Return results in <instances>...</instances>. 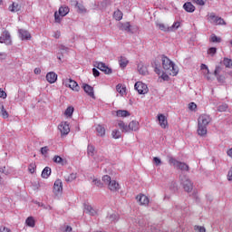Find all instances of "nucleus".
Here are the masks:
<instances>
[{"instance_id": "nucleus-20", "label": "nucleus", "mask_w": 232, "mask_h": 232, "mask_svg": "<svg viewBox=\"0 0 232 232\" xmlns=\"http://www.w3.org/2000/svg\"><path fill=\"white\" fill-rule=\"evenodd\" d=\"M128 128H129V131H137L140 128L139 121H130L128 125Z\"/></svg>"}, {"instance_id": "nucleus-1", "label": "nucleus", "mask_w": 232, "mask_h": 232, "mask_svg": "<svg viewBox=\"0 0 232 232\" xmlns=\"http://www.w3.org/2000/svg\"><path fill=\"white\" fill-rule=\"evenodd\" d=\"M211 122V116L208 114H201L198 118V135L206 137L208 135V126Z\"/></svg>"}, {"instance_id": "nucleus-33", "label": "nucleus", "mask_w": 232, "mask_h": 232, "mask_svg": "<svg viewBox=\"0 0 232 232\" xmlns=\"http://www.w3.org/2000/svg\"><path fill=\"white\" fill-rule=\"evenodd\" d=\"M122 12L121 10H116L114 11L113 13V18L116 20V21H121L122 19Z\"/></svg>"}, {"instance_id": "nucleus-61", "label": "nucleus", "mask_w": 232, "mask_h": 232, "mask_svg": "<svg viewBox=\"0 0 232 232\" xmlns=\"http://www.w3.org/2000/svg\"><path fill=\"white\" fill-rule=\"evenodd\" d=\"M216 24H226V22L224 21V19L218 17V22Z\"/></svg>"}, {"instance_id": "nucleus-50", "label": "nucleus", "mask_w": 232, "mask_h": 232, "mask_svg": "<svg viewBox=\"0 0 232 232\" xmlns=\"http://www.w3.org/2000/svg\"><path fill=\"white\" fill-rule=\"evenodd\" d=\"M188 110H190V111H195L197 110V103L190 102L188 104Z\"/></svg>"}, {"instance_id": "nucleus-47", "label": "nucleus", "mask_w": 232, "mask_h": 232, "mask_svg": "<svg viewBox=\"0 0 232 232\" xmlns=\"http://www.w3.org/2000/svg\"><path fill=\"white\" fill-rule=\"evenodd\" d=\"M53 162H55L56 164H63V158H61V156H54Z\"/></svg>"}, {"instance_id": "nucleus-29", "label": "nucleus", "mask_w": 232, "mask_h": 232, "mask_svg": "<svg viewBox=\"0 0 232 232\" xmlns=\"http://www.w3.org/2000/svg\"><path fill=\"white\" fill-rule=\"evenodd\" d=\"M25 224L29 227H35V219L34 218V217H29L26 218Z\"/></svg>"}, {"instance_id": "nucleus-31", "label": "nucleus", "mask_w": 232, "mask_h": 232, "mask_svg": "<svg viewBox=\"0 0 232 232\" xmlns=\"http://www.w3.org/2000/svg\"><path fill=\"white\" fill-rule=\"evenodd\" d=\"M117 117H130V111L124 110H119L116 111Z\"/></svg>"}, {"instance_id": "nucleus-16", "label": "nucleus", "mask_w": 232, "mask_h": 232, "mask_svg": "<svg viewBox=\"0 0 232 232\" xmlns=\"http://www.w3.org/2000/svg\"><path fill=\"white\" fill-rule=\"evenodd\" d=\"M137 200L140 202V206H148L150 204V198H148V196L146 195H140L137 196Z\"/></svg>"}, {"instance_id": "nucleus-44", "label": "nucleus", "mask_w": 232, "mask_h": 232, "mask_svg": "<svg viewBox=\"0 0 232 232\" xmlns=\"http://www.w3.org/2000/svg\"><path fill=\"white\" fill-rule=\"evenodd\" d=\"M210 41H211V43H220V41H222V39H220V37H218L215 34H212L210 36Z\"/></svg>"}, {"instance_id": "nucleus-24", "label": "nucleus", "mask_w": 232, "mask_h": 232, "mask_svg": "<svg viewBox=\"0 0 232 232\" xmlns=\"http://www.w3.org/2000/svg\"><path fill=\"white\" fill-rule=\"evenodd\" d=\"M183 8L184 10H186V12H189V13L195 12V5H193L191 2L185 3L183 5Z\"/></svg>"}, {"instance_id": "nucleus-19", "label": "nucleus", "mask_w": 232, "mask_h": 232, "mask_svg": "<svg viewBox=\"0 0 232 232\" xmlns=\"http://www.w3.org/2000/svg\"><path fill=\"white\" fill-rule=\"evenodd\" d=\"M84 213H87V215H91L92 217H94V215L97 214V211L93 208L91 205H84Z\"/></svg>"}, {"instance_id": "nucleus-15", "label": "nucleus", "mask_w": 232, "mask_h": 232, "mask_svg": "<svg viewBox=\"0 0 232 232\" xmlns=\"http://www.w3.org/2000/svg\"><path fill=\"white\" fill-rule=\"evenodd\" d=\"M158 121L160 122V126L163 128V130H166V128H168V118H166L164 114H159Z\"/></svg>"}, {"instance_id": "nucleus-35", "label": "nucleus", "mask_w": 232, "mask_h": 232, "mask_svg": "<svg viewBox=\"0 0 232 232\" xmlns=\"http://www.w3.org/2000/svg\"><path fill=\"white\" fill-rule=\"evenodd\" d=\"M180 28V22H175L171 26H169V32H175Z\"/></svg>"}, {"instance_id": "nucleus-39", "label": "nucleus", "mask_w": 232, "mask_h": 232, "mask_svg": "<svg viewBox=\"0 0 232 232\" xmlns=\"http://www.w3.org/2000/svg\"><path fill=\"white\" fill-rule=\"evenodd\" d=\"M119 63L121 68H126V66H128V60L121 56L119 60Z\"/></svg>"}, {"instance_id": "nucleus-51", "label": "nucleus", "mask_w": 232, "mask_h": 232, "mask_svg": "<svg viewBox=\"0 0 232 232\" xmlns=\"http://www.w3.org/2000/svg\"><path fill=\"white\" fill-rule=\"evenodd\" d=\"M59 50H60V53H66L68 52V47L64 45H60Z\"/></svg>"}, {"instance_id": "nucleus-26", "label": "nucleus", "mask_w": 232, "mask_h": 232, "mask_svg": "<svg viewBox=\"0 0 232 232\" xmlns=\"http://www.w3.org/2000/svg\"><path fill=\"white\" fill-rule=\"evenodd\" d=\"M52 175V169L50 167H45L42 171V178L48 179Z\"/></svg>"}, {"instance_id": "nucleus-32", "label": "nucleus", "mask_w": 232, "mask_h": 232, "mask_svg": "<svg viewBox=\"0 0 232 232\" xmlns=\"http://www.w3.org/2000/svg\"><path fill=\"white\" fill-rule=\"evenodd\" d=\"M75 179H77V173H71L70 175L64 176V179L67 182H73V180H75Z\"/></svg>"}, {"instance_id": "nucleus-22", "label": "nucleus", "mask_w": 232, "mask_h": 232, "mask_svg": "<svg viewBox=\"0 0 232 232\" xmlns=\"http://www.w3.org/2000/svg\"><path fill=\"white\" fill-rule=\"evenodd\" d=\"M96 133L98 137H104L106 135V129L102 125H97Z\"/></svg>"}, {"instance_id": "nucleus-40", "label": "nucleus", "mask_w": 232, "mask_h": 232, "mask_svg": "<svg viewBox=\"0 0 232 232\" xmlns=\"http://www.w3.org/2000/svg\"><path fill=\"white\" fill-rule=\"evenodd\" d=\"M223 64L226 66V68H232V60L228 58H225L223 60Z\"/></svg>"}, {"instance_id": "nucleus-21", "label": "nucleus", "mask_w": 232, "mask_h": 232, "mask_svg": "<svg viewBox=\"0 0 232 232\" xmlns=\"http://www.w3.org/2000/svg\"><path fill=\"white\" fill-rule=\"evenodd\" d=\"M202 72H203V75H205L206 79H208V81H211V76L209 75V69L208 68V65L202 63L200 66Z\"/></svg>"}, {"instance_id": "nucleus-3", "label": "nucleus", "mask_w": 232, "mask_h": 232, "mask_svg": "<svg viewBox=\"0 0 232 232\" xmlns=\"http://www.w3.org/2000/svg\"><path fill=\"white\" fill-rule=\"evenodd\" d=\"M102 182L108 186L110 191H119V189H121L119 182L111 179V178L108 175L102 177Z\"/></svg>"}, {"instance_id": "nucleus-5", "label": "nucleus", "mask_w": 232, "mask_h": 232, "mask_svg": "<svg viewBox=\"0 0 232 232\" xmlns=\"http://www.w3.org/2000/svg\"><path fill=\"white\" fill-rule=\"evenodd\" d=\"M68 14H70V8L68 6H61L58 13H54L55 23H61L63 18L65 17V15H68Z\"/></svg>"}, {"instance_id": "nucleus-52", "label": "nucleus", "mask_w": 232, "mask_h": 232, "mask_svg": "<svg viewBox=\"0 0 232 232\" xmlns=\"http://www.w3.org/2000/svg\"><path fill=\"white\" fill-rule=\"evenodd\" d=\"M194 229L195 231H198V232H206V227H200V226H195Z\"/></svg>"}, {"instance_id": "nucleus-42", "label": "nucleus", "mask_w": 232, "mask_h": 232, "mask_svg": "<svg viewBox=\"0 0 232 232\" xmlns=\"http://www.w3.org/2000/svg\"><path fill=\"white\" fill-rule=\"evenodd\" d=\"M64 115L66 117H72L73 115V107H68L64 111Z\"/></svg>"}, {"instance_id": "nucleus-64", "label": "nucleus", "mask_w": 232, "mask_h": 232, "mask_svg": "<svg viewBox=\"0 0 232 232\" xmlns=\"http://www.w3.org/2000/svg\"><path fill=\"white\" fill-rule=\"evenodd\" d=\"M227 155L232 159V148L227 151Z\"/></svg>"}, {"instance_id": "nucleus-34", "label": "nucleus", "mask_w": 232, "mask_h": 232, "mask_svg": "<svg viewBox=\"0 0 232 232\" xmlns=\"http://www.w3.org/2000/svg\"><path fill=\"white\" fill-rule=\"evenodd\" d=\"M87 153L89 157H94L95 155V147L93 145H88Z\"/></svg>"}, {"instance_id": "nucleus-7", "label": "nucleus", "mask_w": 232, "mask_h": 232, "mask_svg": "<svg viewBox=\"0 0 232 232\" xmlns=\"http://www.w3.org/2000/svg\"><path fill=\"white\" fill-rule=\"evenodd\" d=\"M153 68L155 73H157V75H160V79H162L163 81H169V76L168 75V73L162 71V68L160 67V63L155 61L153 63Z\"/></svg>"}, {"instance_id": "nucleus-54", "label": "nucleus", "mask_w": 232, "mask_h": 232, "mask_svg": "<svg viewBox=\"0 0 232 232\" xmlns=\"http://www.w3.org/2000/svg\"><path fill=\"white\" fill-rule=\"evenodd\" d=\"M0 111H1V115H2L3 119H8V111H6V110H5V108L3 110H1Z\"/></svg>"}, {"instance_id": "nucleus-63", "label": "nucleus", "mask_w": 232, "mask_h": 232, "mask_svg": "<svg viewBox=\"0 0 232 232\" xmlns=\"http://www.w3.org/2000/svg\"><path fill=\"white\" fill-rule=\"evenodd\" d=\"M34 73H35V75H41V68H35Z\"/></svg>"}, {"instance_id": "nucleus-4", "label": "nucleus", "mask_w": 232, "mask_h": 232, "mask_svg": "<svg viewBox=\"0 0 232 232\" xmlns=\"http://www.w3.org/2000/svg\"><path fill=\"white\" fill-rule=\"evenodd\" d=\"M169 164L177 168V169H180L181 171H189V166L184 162H180L175 160L173 157H169Z\"/></svg>"}, {"instance_id": "nucleus-55", "label": "nucleus", "mask_w": 232, "mask_h": 232, "mask_svg": "<svg viewBox=\"0 0 232 232\" xmlns=\"http://www.w3.org/2000/svg\"><path fill=\"white\" fill-rule=\"evenodd\" d=\"M48 151H50V149L48 148V146L41 148L42 155H46V153H48Z\"/></svg>"}, {"instance_id": "nucleus-25", "label": "nucleus", "mask_w": 232, "mask_h": 232, "mask_svg": "<svg viewBox=\"0 0 232 232\" xmlns=\"http://www.w3.org/2000/svg\"><path fill=\"white\" fill-rule=\"evenodd\" d=\"M21 10V5L18 3L14 2L11 5H9V12H19Z\"/></svg>"}, {"instance_id": "nucleus-38", "label": "nucleus", "mask_w": 232, "mask_h": 232, "mask_svg": "<svg viewBox=\"0 0 232 232\" xmlns=\"http://www.w3.org/2000/svg\"><path fill=\"white\" fill-rule=\"evenodd\" d=\"M107 220H109V222H116V220H119V215L115 213L111 214L107 217Z\"/></svg>"}, {"instance_id": "nucleus-37", "label": "nucleus", "mask_w": 232, "mask_h": 232, "mask_svg": "<svg viewBox=\"0 0 232 232\" xmlns=\"http://www.w3.org/2000/svg\"><path fill=\"white\" fill-rule=\"evenodd\" d=\"M116 90L118 93H121V95H126V87L122 86V84H118L116 86Z\"/></svg>"}, {"instance_id": "nucleus-28", "label": "nucleus", "mask_w": 232, "mask_h": 232, "mask_svg": "<svg viewBox=\"0 0 232 232\" xmlns=\"http://www.w3.org/2000/svg\"><path fill=\"white\" fill-rule=\"evenodd\" d=\"M131 25L130 24V22H126L125 24H120V30H123L124 32H131Z\"/></svg>"}, {"instance_id": "nucleus-45", "label": "nucleus", "mask_w": 232, "mask_h": 232, "mask_svg": "<svg viewBox=\"0 0 232 232\" xmlns=\"http://www.w3.org/2000/svg\"><path fill=\"white\" fill-rule=\"evenodd\" d=\"M35 168H37L35 163H31L28 167V171L31 173H35Z\"/></svg>"}, {"instance_id": "nucleus-8", "label": "nucleus", "mask_w": 232, "mask_h": 232, "mask_svg": "<svg viewBox=\"0 0 232 232\" xmlns=\"http://www.w3.org/2000/svg\"><path fill=\"white\" fill-rule=\"evenodd\" d=\"M93 67L98 68L101 72H104L106 75H111L112 73L111 68L108 67L107 64L102 62H94Z\"/></svg>"}, {"instance_id": "nucleus-6", "label": "nucleus", "mask_w": 232, "mask_h": 232, "mask_svg": "<svg viewBox=\"0 0 232 232\" xmlns=\"http://www.w3.org/2000/svg\"><path fill=\"white\" fill-rule=\"evenodd\" d=\"M179 180L185 191H188V193H191V191H193V183H191V180H189L188 176L180 175Z\"/></svg>"}, {"instance_id": "nucleus-10", "label": "nucleus", "mask_w": 232, "mask_h": 232, "mask_svg": "<svg viewBox=\"0 0 232 232\" xmlns=\"http://www.w3.org/2000/svg\"><path fill=\"white\" fill-rule=\"evenodd\" d=\"M0 43L10 46L12 44V36L8 31H4L0 35Z\"/></svg>"}, {"instance_id": "nucleus-57", "label": "nucleus", "mask_w": 232, "mask_h": 232, "mask_svg": "<svg viewBox=\"0 0 232 232\" xmlns=\"http://www.w3.org/2000/svg\"><path fill=\"white\" fill-rule=\"evenodd\" d=\"M153 160H154L156 166H160V164H162V161L158 157H154Z\"/></svg>"}, {"instance_id": "nucleus-30", "label": "nucleus", "mask_w": 232, "mask_h": 232, "mask_svg": "<svg viewBox=\"0 0 232 232\" xmlns=\"http://www.w3.org/2000/svg\"><path fill=\"white\" fill-rule=\"evenodd\" d=\"M156 26L159 30H161V32H169V26H167L162 23H156Z\"/></svg>"}, {"instance_id": "nucleus-14", "label": "nucleus", "mask_w": 232, "mask_h": 232, "mask_svg": "<svg viewBox=\"0 0 232 232\" xmlns=\"http://www.w3.org/2000/svg\"><path fill=\"white\" fill-rule=\"evenodd\" d=\"M53 193L54 195H61L63 193V181L57 179L53 185Z\"/></svg>"}, {"instance_id": "nucleus-59", "label": "nucleus", "mask_w": 232, "mask_h": 232, "mask_svg": "<svg viewBox=\"0 0 232 232\" xmlns=\"http://www.w3.org/2000/svg\"><path fill=\"white\" fill-rule=\"evenodd\" d=\"M0 99H6V92L0 89Z\"/></svg>"}, {"instance_id": "nucleus-18", "label": "nucleus", "mask_w": 232, "mask_h": 232, "mask_svg": "<svg viewBox=\"0 0 232 232\" xmlns=\"http://www.w3.org/2000/svg\"><path fill=\"white\" fill-rule=\"evenodd\" d=\"M46 81L50 82V84H53L57 81V74L53 72H48L46 74Z\"/></svg>"}, {"instance_id": "nucleus-62", "label": "nucleus", "mask_w": 232, "mask_h": 232, "mask_svg": "<svg viewBox=\"0 0 232 232\" xmlns=\"http://www.w3.org/2000/svg\"><path fill=\"white\" fill-rule=\"evenodd\" d=\"M53 37L54 39H59V37H61V32L57 31L53 34Z\"/></svg>"}, {"instance_id": "nucleus-53", "label": "nucleus", "mask_w": 232, "mask_h": 232, "mask_svg": "<svg viewBox=\"0 0 232 232\" xmlns=\"http://www.w3.org/2000/svg\"><path fill=\"white\" fill-rule=\"evenodd\" d=\"M206 1L207 0H193V2L196 3V5H198L199 6H204V5H206Z\"/></svg>"}, {"instance_id": "nucleus-49", "label": "nucleus", "mask_w": 232, "mask_h": 232, "mask_svg": "<svg viewBox=\"0 0 232 232\" xmlns=\"http://www.w3.org/2000/svg\"><path fill=\"white\" fill-rule=\"evenodd\" d=\"M218 16H216L215 14H210L209 21L211 23H214V24H217Z\"/></svg>"}, {"instance_id": "nucleus-23", "label": "nucleus", "mask_w": 232, "mask_h": 232, "mask_svg": "<svg viewBox=\"0 0 232 232\" xmlns=\"http://www.w3.org/2000/svg\"><path fill=\"white\" fill-rule=\"evenodd\" d=\"M138 72L140 73V75H148V67L146 65H143L142 63L138 64Z\"/></svg>"}, {"instance_id": "nucleus-27", "label": "nucleus", "mask_w": 232, "mask_h": 232, "mask_svg": "<svg viewBox=\"0 0 232 232\" xmlns=\"http://www.w3.org/2000/svg\"><path fill=\"white\" fill-rule=\"evenodd\" d=\"M83 90H84L85 93H88V95L90 97H93V95H94L93 94V87H92L88 84H85V85H83Z\"/></svg>"}, {"instance_id": "nucleus-48", "label": "nucleus", "mask_w": 232, "mask_h": 232, "mask_svg": "<svg viewBox=\"0 0 232 232\" xmlns=\"http://www.w3.org/2000/svg\"><path fill=\"white\" fill-rule=\"evenodd\" d=\"M227 110V104L223 103L218 107V111H226Z\"/></svg>"}, {"instance_id": "nucleus-60", "label": "nucleus", "mask_w": 232, "mask_h": 232, "mask_svg": "<svg viewBox=\"0 0 232 232\" xmlns=\"http://www.w3.org/2000/svg\"><path fill=\"white\" fill-rule=\"evenodd\" d=\"M92 73L94 75V77H99V75H101V72H99V70L93 68L92 69Z\"/></svg>"}, {"instance_id": "nucleus-17", "label": "nucleus", "mask_w": 232, "mask_h": 232, "mask_svg": "<svg viewBox=\"0 0 232 232\" xmlns=\"http://www.w3.org/2000/svg\"><path fill=\"white\" fill-rule=\"evenodd\" d=\"M222 72V68L220 67H216L215 72H214V75L217 77L218 82H224V81H226V77L220 75V72Z\"/></svg>"}, {"instance_id": "nucleus-43", "label": "nucleus", "mask_w": 232, "mask_h": 232, "mask_svg": "<svg viewBox=\"0 0 232 232\" xmlns=\"http://www.w3.org/2000/svg\"><path fill=\"white\" fill-rule=\"evenodd\" d=\"M76 6H77V8H78V12L80 13V14H84L85 12H86V8L84 7V5H82V4H80V3H76Z\"/></svg>"}, {"instance_id": "nucleus-9", "label": "nucleus", "mask_w": 232, "mask_h": 232, "mask_svg": "<svg viewBox=\"0 0 232 232\" xmlns=\"http://www.w3.org/2000/svg\"><path fill=\"white\" fill-rule=\"evenodd\" d=\"M135 90L138 91L140 95H146L150 90L148 89V85L142 82H137L134 85Z\"/></svg>"}, {"instance_id": "nucleus-41", "label": "nucleus", "mask_w": 232, "mask_h": 232, "mask_svg": "<svg viewBox=\"0 0 232 232\" xmlns=\"http://www.w3.org/2000/svg\"><path fill=\"white\" fill-rule=\"evenodd\" d=\"M111 137L112 139H121V131L119 130H113L111 132Z\"/></svg>"}, {"instance_id": "nucleus-2", "label": "nucleus", "mask_w": 232, "mask_h": 232, "mask_svg": "<svg viewBox=\"0 0 232 232\" xmlns=\"http://www.w3.org/2000/svg\"><path fill=\"white\" fill-rule=\"evenodd\" d=\"M161 63H162L163 70H165V72L169 75H172V77H175V75L179 73V69H177V67L175 66V63H173L171 60L168 58V56L163 55L161 57Z\"/></svg>"}, {"instance_id": "nucleus-56", "label": "nucleus", "mask_w": 232, "mask_h": 232, "mask_svg": "<svg viewBox=\"0 0 232 232\" xmlns=\"http://www.w3.org/2000/svg\"><path fill=\"white\" fill-rule=\"evenodd\" d=\"M93 184L97 186V188H102V182L100 179H93Z\"/></svg>"}, {"instance_id": "nucleus-36", "label": "nucleus", "mask_w": 232, "mask_h": 232, "mask_svg": "<svg viewBox=\"0 0 232 232\" xmlns=\"http://www.w3.org/2000/svg\"><path fill=\"white\" fill-rule=\"evenodd\" d=\"M118 126L123 132L128 133L129 128L128 125L124 123V121H119Z\"/></svg>"}, {"instance_id": "nucleus-58", "label": "nucleus", "mask_w": 232, "mask_h": 232, "mask_svg": "<svg viewBox=\"0 0 232 232\" xmlns=\"http://www.w3.org/2000/svg\"><path fill=\"white\" fill-rule=\"evenodd\" d=\"M8 57V54L6 53H0V61H5Z\"/></svg>"}, {"instance_id": "nucleus-11", "label": "nucleus", "mask_w": 232, "mask_h": 232, "mask_svg": "<svg viewBox=\"0 0 232 232\" xmlns=\"http://www.w3.org/2000/svg\"><path fill=\"white\" fill-rule=\"evenodd\" d=\"M63 84L66 86V88H71V90H72L73 92H79V90H81V87H79L77 82L72 79H65L63 81Z\"/></svg>"}, {"instance_id": "nucleus-12", "label": "nucleus", "mask_w": 232, "mask_h": 232, "mask_svg": "<svg viewBox=\"0 0 232 232\" xmlns=\"http://www.w3.org/2000/svg\"><path fill=\"white\" fill-rule=\"evenodd\" d=\"M18 37L21 41H30V39H32V34L25 29H19Z\"/></svg>"}, {"instance_id": "nucleus-46", "label": "nucleus", "mask_w": 232, "mask_h": 232, "mask_svg": "<svg viewBox=\"0 0 232 232\" xmlns=\"http://www.w3.org/2000/svg\"><path fill=\"white\" fill-rule=\"evenodd\" d=\"M215 53H217V48L215 47H210L208 50V55H211V57H213L215 55Z\"/></svg>"}, {"instance_id": "nucleus-13", "label": "nucleus", "mask_w": 232, "mask_h": 232, "mask_svg": "<svg viewBox=\"0 0 232 232\" xmlns=\"http://www.w3.org/2000/svg\"><path fill=\"white\" fill-rule=\"evenodd\" d=\"M58 129L61 131L62 135H68V133H70V124L68 123V121H63L58 126Z\"/></svg>"}]
</instances>
